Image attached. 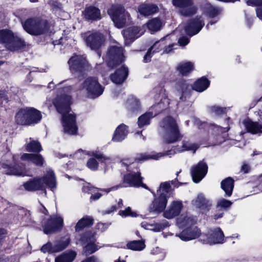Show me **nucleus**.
I'll return each mask as SVG.
<instances>
[{"instance_id":"nucleus-2","label":"nucleus","mask_w":262,"mask_h":262,"mask_svg":"<svg viewBox=\"0 0 262 262\" xmlns=\"http://www.w3.org/2000/svg\"><path fill=\"white\" fill-rule=\"evenodd\" d=\"M127 161L128 160L125 159L123 160L121 162L122 164L127 166V170L129 172L128 173L124 176L123 183L110 188L101 189V190L105 191L106 193H108L111 191L116 190L119 188L127 187H139L141 186L150 191L152 195L155 197L156 194L155 192L142 183L143 178L141 177V173L139 168L134 166V164L132 162V160L129 162V163H132V166L128 164Z\"/></svg>"},{"instance_id":"nucleus-34","label":"nucleus","mask_w":262,"mask_h":262,"mask_svg":"<svg viewBox=\"0 0 262 262\" xmlns=\"http://www.w3.org/2000/svg\"><path fill=\"white\" fill-rule=\"evenodd\" d=\"M126 107L131 113H135L140 109V101L136 97L131 96L126 101Z\"/></svg>"},{"instance_id":"nucleus-28","label":"nucleus","mask_w":262,"mask_h":262,"mask_svg":"<svg viewBox=\"0 0 262 262\" xmlns=\"http://www.w3.org/2000/svg\"><path fill=\"white\" fill-rule=\"evenodd\" d=\"M243 123L247 132L252 134H257L262 133V124L254 122L247 119L243 121Z\"/></svg>"},{"instance_id":"nucleus-45","label":"nucleus","mask_w":262,"mask_h":262,"mask_svg":"<svg viewBox=\"0 0 262 262\" xmlns=\"http://www.w3.org/2000/svg\"><path fill=\"white\" fill-rule=\"evenodd\" d=\"M76 255L74 251L64 253L57 257L55 262H72L75 259Z\"/></svg>"},{"instance_id":"nucleus-58","label":"nucleus","mask_w":262,"mask_h":262,"mask_svg":"<svg viewBox=\"0 0 262 262\" xmlns=\"http://www.w3.org/2000/svg\"><path fill=\"white\" fill-rule=\"evenodd\" d=\"M87 166L92 170L98 169V163L94 158H90L87 162Z\"/></svg>"},{"instance_id":"nucleus-5","label":"nucleus","mask_w":262,"mask_h":262,"mask_svg":"<svg viewBox=\"0 0 262 262\" xmlns=\"http://www.w3.org/2000/svg\"><path fill=\"white\" fill-rule=\"evenodd\" d=\"M174 181L162 183L157 190L159 196L155 198L149 206L150 212L160 213L163 211L166 206L168 199L170 195V189L173 185Z\"/></svg>"},{"instance_id":"nucleus-46","label":"nucleus","mask_w":262,"mask_h":262,"mask_svg":"<svg viewBox=\"0 0 262 262\" xmlns=\"http://www.w3.org/2000/svg\"><path fill=\"white\" fill-rule=\"evenodd\" d=\"M30 140L26 146V150L30 152H39L42 150L41 146L39 142L30 138Z\"/></svg>"},{"instance_id":"nucleus-23","label":"nucleus","mask_w":262,"mask_h":262,"mask_svg":"<svg viewBox=\"0 0 262 262\" xmlns=\"http://www.w3.org/2000/svg\"><path fill=\"white\" fill-rule=\"evenodd\" d=\"M128 74L127 67L122 66L116 70L114 73L110 75L112 81L116 84H121L126 80Z\"/></svg>"},{"instance_id":"nucleus-11","label":"nucleus","mask_w":262,"mask_h":262,"mask_svg":"<svg viewBox=\"0 0 262 262\" xmlns=\"http://www.w3.org/2000/svg\"><path fill=\"white\" fill-rule=\"evenodd\" d=\"M63 219L57 215H52L46 221L42 222V226L45 234L53 233L60 230L63 227Z\"/></svg>"},{"instance_id":"nucleus-4","label":"nucleus","mask_w":262,"mask_h":262,"mask_svg":"<svg viewBox=\"0 0 262 262\" xmlns=\"http://www.w3.org/2000/svg\"><path fill=\"white\" fill-rule=\"evenodd\" d=\"M23 186L25 189L29 191L44 190L46 187L53 190L56 186L54 173L52 170H49L42 178H36L28 181L25 183Z\"/></svg>"},{"instance_id":"nucleus-54","label":"nucleus","mask_w":262,"mask_h":262,"mask_svg":"<svg viewBox=\"0 0 262 262\" xmlns=\"http://www.w3.org/2000/svg\"><path fill=\"white\" fill-rule=\"evenodd\" d=\"M176 88L178 92L182 93V95L180 97V99L183 100L184 96L189 88V85L185 81H182L177 83Z\"/></svg>"},{"instance_id":"nucleus-40","label":"nucleus","mask_w":262,"mask_h":262,"mask_svg":"<svg viewBox=\"0 0 262 262\" xmlns=\"http://www.w3.org/2000/svg\"><path fill=\"white\" fill-rule=\"evenodd\" d=\"M157 97L160 98V101L157 104L154 106V107H159L161 110L166 108L169 104V100L167 98V96L165 94V90L161 89L160 93Z\"/></svg>"},{"instance_id":"nucleus-37","label":"nucleus","mask_w":262,"mask_h":262,"mask_svg":"<svg viewBox=\"0 0 262 262\" xmlns=\"http://www.w3.org/2000/svg\"><path fill=\"white\" fill-rule=\"evenodd\" d=\"M158 10V7L154 4H143L138 8V11L140 14L144 16H148L157 12Z\"/></svg>"},{"instance_id":"nucleus-20","label":"nucleus","mask_w":262,"mask_h":262,"mask_svg":"<svg viewBox=\"0 0 262 262\" xmlns=\"http://www.w3.org/2000/svg\"><path fill=\"white\" fill-rule=\"evenodd\" d=\"M192 204L199 208L203 213L208 211L212 206V202L206 199L203 194H199L196 199L192 201Z\"/></svg>"},{"instance_id":"nucleus-27","label":"nucleus","mask_w":262,"mask_h":262,"mask_svg":"<svg viewBox=\"0 0 262 262\" xmlns=\"http://www.w3.org/2000/svg\"><path fill=\"white\" fill-rule=\"evenodd\" d=\"M196 222V219L190 215L182 214L177 219V224L180 228L193 227Z\"/></svg>"},{"instance_id":"nucleus-1","label":"nucleus","mask_w":262,"mask_h":262,"mask_svg":"<svg viewBox=\"0 0 262 262\" xmlns=\"http://www.w3.org/2000/svg\"><path fill=\"white\" fill-rule=\"evenodd\" d=\"M71 90V86L63 88L60 90V95L56 97L53 103L57 111L62 114L64 132L69 135H74L76 134L78 128L76 123L75 115L71 113L70 107L72 103V98L68 94Z\"/></svg>"},{"instance_id":"nucleus-52","label":"nucleus","mask_w":262,"mask_h":262,"mask_svg":"<svg viewBox=\"0 0 262 262\" xmlns=\"http://www.w3.org/2000/svg\"><path fill=\"white\" fill-rule=\"evenodd\" d=\"M164 45L163 53H169L172 51L173 49H176L174 46H178L177 43H171L170 41V36L169 35L166 36L164 38Z\"/></svg>"},{"instance_id":"nucleus-13","label":"nucleus","mask_w":262,"mask_h":262,"mask_svg":"<svg viewBox=\"0 0 262 262\" xmlns=\"http://www.w3.org/2000/svg\"><path fill=\"white\" fill-rule=\"evenodd\" d=\"M83 37L88 46L92 50L99 49L103 44L104 38L100 33H84Z\"/></svg>"},{"instance_id":"nucleus-51","label":"nucleus","mask_w":262,"mask_h":262,"mask_svg":"<svg viewBox=\"0 0 262 262\" xmlns=\"http://www.w3.org/2000/svg\"><path fill=\"white\" fill-rule=\"evenodd\" d=\"M226 108L221 107L219 106L214 105L208 107V111L213 117H218L226 112Z\"/></svg>"},{"instance_id":"nucleus-35","label":"nucleus","mask_w":262,"mask_h":262,"mask_svg":"<svg viewBox=\"0 0 262 262\" xmlns=\"http://www.w3.org/2000/svg\"><path fill=\"white\" fill-rule=\"evenodd\" d=\"M221 187L225 192V196H230L234 188V180L230 177L225 179L221 182Z\"/></svg>"},{"instance_id":"nucleus-17","label":"nucleus","mask_w":262,"mask_h":262,"mask_svg":"<svg viewBox=\"0 0 262 262\" xmlns=\"http://www.w3.org/2000/svg\"><path fill=\"white\" fill-rule=\"evenodd\" d=\"M70 69L72 72H81L88 68V63L85 58L81 56L74 55L69 60Z\"/></svg>"},{"instance_id":"nucleus-29","label":"nucleus","mask_w":262,"mask_h":262,"mask_svg":"<svg viewBox=\"0 0 262 262\" xmlns=\"http://www.w3.org/2000/svg\"><path fill=\"white\" fill-rule=\"evenodd\" d=\"M128 133L127 126L121 124L116 129L112 140L115 142H120L124 140Z\"/></svg>"},{"instance_id":"nucleus-53","label":"nucleus","mask_w":262,"mask_h":262,"mask_svg":"<svg viewBox=\"0 0 262 262\" xmlns=\"http://www.w3.org/2000/svg\"><path fill=\"white\" fill-rule=\"evenodd\" d=\"M232 202L224 198L219 199L216 204V208L222 210H228L232 205Z\"/></svg>"},{"instance_id":"nucleus-33","label":"nucleus","mask_w":262,"mask_h":262,"mask_svg":"<svg viewBox=\"0 0 262 262\" xmlns=\"http://www.w3.org/2000/svg\"><path fill=\"white\" fill-rule=\"evenodd\" d=\"M28 107L21 108L15 116V121L18 124L29 125Z\"/></svg>"},{"instance_id":"nucleus-41","label":"nucleus","mask_w":262,"mask_h":262,"mask_svg":"<svg viewBox=\"0 0 262 262\" xmlns=\"http://www.w3.org/2000/svg\"><path fill=\"white\" fill-rule=\"evenodd\" d=\"M4 168H6L5 172L7 174H12L15 176H26L25 169L24 167H19V166H15L14 167H5L4 166Z\"/></svg>"},{"instance_id":"nucleus-62","label":"nucleus","mask_w":262,"mask_h":262,"mask_svg":"<svg viewBox=\"0 0 262 262\" xmlns=\"http://www.w3.org/2000/svg\"><path fill=\"white\" fill-rule=\"evenodd\" d=\"M53 245L51 243H48L43 245L41 248V251L43 253H54L52 251Z\"/></svg>"},{"instance_id":"nucleus-31","label":"nucleus","mask_w":262,"mask_h":262,"mask_svg":"<svg viewBox=\"0 0 262 262\" xmlns=\"http://www.w3.org/2000/svg\"><path fill=\"white\" fill-rule=\"evenodd\" d=\"M21 159L24 161L31 162L39 166H42L44 161L43 158L40 154H24Z\"/></svg>"},{"instance_id":"nucleus-55","label":"nucleus","mask_w":262,"mask_h":262,"mask_svg":"<svg viewBox=\"0 0 262 262\" xmlns=\"http://www.w3.org/2000/svg\"><path fill=\"white\" fill-rule=\"evenodd\" d=\"M220 11V10L219 8L212 5H208L206 7L205 12L210 17H214L219 14Z\"/></svg>"},{"instance_id":"nucleus-10","label":"nucleus","mask_w":262,"mask_h":262,"mask_svg":"<svg viewBox=\"0 0 262 262\" xmlns=\"http://www.w3.org/2000/svg\"><path fill=\"white\" fill-rule=\"evenodd\" d=\"M125 60L123 49L118 45L110 47L107 50L105 60L108 67L114 68Z\"/></svg>"},{"instance_id":"nucleus-44","label":"nucleus","mask_w":262,"mask_h":262,"mask_svg":"<svg viewBox=\"0 0 262 262\" xmlns=\"http://www.w3.org/2000/svg\"><path fill=\"white\" fill-rule=\"evenodd\" d=\"M162 23L161 20L158 18H153L147 24V27L149 30L154 33L160 30L162 27Z\"/></svg>"},{"instance_id":"nucleus-56","label":"nucleus","mask_w":262,"mask_h":262,"mask_svg":"<svg viewBox=\"0 0 262 262\" xmlns=\"http://www.w3.org/2000/svg\"><path fill=\"white\" fill-rule=\"evenodd\" d=\"M230 119V118L229 117L227 119V121L228 122V126L227 127H222L221 126H219V125L214 124H211L210 127L212 128V129L215 130V132H216V133L217 134L226 133V132H228L230 129L229 123V121Z\"/></svg>"},{"instance_id":"nucleus-24","label":"nucleus","mask_w":262,"mask_h":262,"mask_svg":"<svg viewBox=\"0 0 262 262\" xmlns=\"http://www.w3.org/2000/svg\"><path fill=\"white\" fill-rule=\"evenodd\" d=\"M224 242V235L220 228L211 229L208 232L207 243L210 244H222Z\"/></svg>"},{"instance_id":"nucleus-42","label":"nucleus","mask_w":262,"mask_h":262,"mask_svg":"<svg viewBox=\"0 0 262 262\" xmlns=\"http://www.w3.org/2000/svg\"><path fill=\"white\" fill-rule=\"evenodd\" d=\"M93 224V220L89 216L82 218L77 223L75 226V231H79L84 228L89 227Z\"/></svg>"},{"instance_id":"nucleus-8","label":"nucleus","mask_w":262,"mask_h":262,"mask_svg":"<svg viewBox=\"0 0 262 262\" xmlns=\"http://www.w3.org/2000/svg\"><path fill=\"white\" fill-rule=\"evenodd\" d=\"M115 26L118 28H123L126 24L129 23L130 17L129 13L125 11L121 5H115L107 11Z\"/></svg>"},{"instance_id":"nucleus-9","label":"nucleus","mask_w":262,"mask_h":262,"mask_svg":"<svg viewBox=\"0 0 262 262\" xmlns=\"http://www.w3.org/2000/svg\"><path fill=\"white\" fill-rule=\"evenodd\" d=\"M82 90H84L87 96L90 98H96L102 94L103 87L99 83L96 77H89L82 84Z\"/></svg>"},{"instance_id":"nucleus-22","label":"nucleus","mask_w":262,"mask_h":262,"mask_svg":"<svg viewBox=\"0 0 262 262\" xmlns=\"http://www.w3.org/2000/svg\"><path fill=\"white\" fill-rule=\"evenodd\" d=\"M200 234L201 231L196 226H193L186 228L176 236L182 241H188L198 237Z\"/></svg>"},{"instance_id":"nucleus-14","label":"nucleus","mask_w":262,"mask_h":262,"mask_svg":"<svg viewBox=\"0 0 262 262\" xmlns=\"http://www.w3.org/2000/svg\"><path fill=\"white\" fill-rule=\"evenodd\" d=\"M203 19L201 16H196L190 19L184 26L186 33L190 36L198 34L204 26Z\"/></svg>"},{"instance_id":"nucleus-7","label":"nucleus","mask_w":262,"mask_h":262,"mask_svg":"<svg viewBox=\"0 0 262 262\" xmlns=\"http://www.w3.org/2000/svg\"><path fill=\"white\" fill-rule=\"evenodd\" d=\"M0 43L8 50L13 52L22 49L26 46L24 40L14 36L12 31L8 29L0 30Z\"/></svg>"},{"instance_id":"nucleus-26","label":"nucleus","mask_w":262,"mask_h":262,"mask_svg":"<svg viewBox=\"0 0 262 262\" xmlns=\"http://www.w3.org/2000/svg\"><path fill=\"white\" fill-rule=\"evenodd\" d=\"M164 39L162 38L160 40L156 42L152 46H151L147 51V53L144 56L143 61L146 63L150 61V58L155 53H158L164 50Z\"/></svg>"},{"instance_id":"nucleus-6","label":"nucleus","mask_w":262,"mask_h":262,"mask_svg":"<svg viewBox=\"0 0 262 262\" xmlns=\"http://www.w3.org/2000/svg\"><path fill=\"white\" fill-rule=\"evenodd\" d=\"M23 26L27 32L35 36L48 33L51 27L46 20L39 17L30 18L27 19L23 24Z\"/></svg>"},{"instance_id":"nucleus-32","label":"nucleus","mask_w":262,"mask_h":262,"mask_svg":"<svg viewBox=\"0 0 262 262\" xmlns=\"http://www.w3.org/2000/svg\"><path fill=\"white\" fill-rule=\"evenodd\" d=\"M70 241V239L69 236H66L56 241L52 244V251L58 252L64 250L69 245Z\"/></svg>"},{"instance_id":"nucleus-36","label":"nucleus","mask_w":262,"mask_h":262,"mask_svg":"<svg viewBox=\"0 0 262 262\" xmlns=\"http://www.w3.org/2000/svg\"><path fill=\"white\" fill-rule=\"evenodd\" d=\"M158 113H153L152 111H149L139 117L138 120V125L140 128L144 127L149 124L151 118L156 116Z\"/></svg>"},{"instance_id":"nucleus-60","label":"nucleus","mask_w":262,"mask_h":262,"mask_svg":"<svg viewBox=\"0 0 262 262\" xmlns=\"http://www.w3.org/2000/svg\"><path fill=\"white\" fill-rule=\"evenodd\" d=\"M119 215L123 216L126 217L127 216H130L132 217H135L136 216V213L132 211L131 208L128 207L124 210H121L119 211Z\"/></svg>"},{"instance_id":"nucleus-49","label":"nucleus","mask_w":262,"mask_h":262,"mask_svg":"<svg viewBox=\"0 0 262 262\" xmlns=\"http://www.w3.org/2000/svg\"><path fill=\"white\" fill-rule=\"evenodd\" d=\"M198 148V145L195 143H190L189 141L183 140L180 149H178V152H182L186 150H193V152Z\"/></svg>"},{"instance_id":"nucleus-63","label":"nucleus","mask_w":262,"mask_h":262,"mask_svg":"<svg viewBox=\"0 0 262 262\" xmlns=\"http://www.w3.org/2000/svg\"><path fill=\"white\" fill-rule=\"evenodd\" d=\"M158 225H157V228L156 230L162 231L165 227L169 226L168 222L166 220H163L160 223H158Z\"/></svg>"},{"instance_id":"nucleus-21","label":"nucleus","mask_w":262,"mask_h":262,"mask_svg":"<svg viewBox=\"0 0 262 262\" xmlns=\"http://www.w3.org/2000/svg\"><path fill=\"white\" fill-rule=\"evenodd\" d=\"M200 234L201 231L196 226H193L186 228L176 236L182 241H188L198 237Z\"/></svg>"},{"instance_id":"nucleus-57","label":"nucleus","mask_w":262,"mask_h":262,"mask_svg":"<svg viewBox=\"0 0 262 262\" xmlns=\"http://www.w3.org/2000/svg\"><path fill=\"white\" fill-rule=\"evenodd\" d=\"M98 249V248L96 245L93 243H88L83 248V252L85 255L91 254Z\"/></svg>"},{"instance_id":"nucleus-3","label":"nucleus","mask_w":262,"mask_h":262,"mask_svg":"<svg viewBox=\"0 0 262 262\" xmlns=\"http://www.w3.org/2000/svg\"><path fill=\"white\" fill-rule=\"evenodd\" d=\"M159 126V133L165 143H173L182 138L178 125L172 117L167 116L164 118L160 122Z\"/></svg>"},{"instance_id":"nucleus-48","label":"nucleus","mask_w":262,"mask_h":262,"mask_svg":"<svg viewBox=\"0 0 262 262\" xmlns=\"http://www.w3.org/2000/svg\"><path fill=\"white\" fill-rule=\"evenodd\" d=\"M126 246L128 249L135 251H141L145 247L144 242L142 240L130 241Z\"/></svg>"},{"instance_id":"nucleus-47","label":"nucleus","mask_w":262,"mask_h":262,"mask_svg":"<svg viewBox=\"0 0 262 262\" xmlns=\"http://www.w3.org/2000/svg\"><path fill=\"white\" fill-rule=\"evenodd\" d=\"M86 154L94 156L101 163H104L105 164H110L112 160L110 157L104 156L102 153L99 151L87 152Z\"/></svg>"},{"instance_id":"nucleus-61","label":"nucleus","mask_w":262,"mask_h":262,"mask_svg":"<svg viewBox=\"0 0 262 262\" xmlns=\"http://www.w3.org/2000/svg\"><path fill=\"white\" fill-rule=\"evenodd\" d=\"M159 224L158 223H156L154 224H147L145 222H143L141 225L142 227H144V228L150 230L152 231H154L155 232H160V231H157L156 230V229L157 228V225H158Z\"/></svg>"},{"instance_id":"nucleus-50","label":"nucleus","mask_w":262,"mask_h":262,"mask_svg":"<svg viewBox=\"0 0 262 262\" xmlns=\"http://www.w3.org/2000/svg\"><path fill=\"white\" fill-rule=\"evenodd\" d=\"M247 4L249 6H257L256 12L257 17L262 19V0H248Z\"/></svg>"},{"instance_id":"nucleus-18","label":"nucleus","mask_w":262,"mask_h":262,"mask_svg":"<svg viewBox=\"0 0 262 262\" xmlns=\"http://www.w3.org/2000/svg\"><path fill=\"white\" fill-rule=\"evenodd\" d=\"M207 171V165L203 161L193 166L191 168V174L193 182H200L206 175Z\"/></svg>"},{"instance_id":"nucleus-19","label":"nucleus","mask_w":262,"mask_h":262,"mask_svg":"<svg viewBox=\"0 0 262 262\" xmlns=\"http://www.w3.org/2000/svg\"><path fill=\"white\" fill-rule=\"evenodd\" d=\"M182 207L183 205L181 201H174L169 204L163 212V215L167 219H173L180 213Z\"/></svg>"},{"instance_id":"nucleus-16","label":"nucleus","mask_w":262,"mask_h":262,"mask_svg":"<svg viewBox=\"0 0 262 262\" xmlns=\"http://www.w3.org/2000/svg\"><path fill=\"white\" fill-rule=\"evenodd\" d=\"M176 152L174 150L171 149L167 151L161 152H151L150 154L141 153L137 155L135 160L138 162H142L150 159L158 160L166 156L171 157V156L174 155Z\"/></svg>"},{"instance_id":"nucleus-15","label":"nucleus","mask_w":262,"mask_h":262,"mask_svg":"<svg viewBox=\"0 0 262 262\" xmlns=\"http://www.w3.org/2000/svg\"><path fill=\"white\" fill-rule=\"evenodd\" d=\"M203 19L201 16H196L190 19L184 26L186 33L190 36L198 34L204 26Z\"/></svg>"},{"instance_id":"nucleus-30","label":"nucleus","mask_w":262,"mask_h":262,"mask_svg":"<svg viewBox=\"0 0 262 262\" xmlns=\"http://www.w3.org/2000/svg\"><path fill=\"white\" fill-rule=\"evenodd\" d=\"M84 17L89 20H97L101 19L100 10L93 6H90L84 11Z\"/></svg>"},{"instance_id":"nucleus-25","label":"nucleus","mask_w":262,"mask_h":262,"mask_svg":"<svg viewBox=\"0 0 262 262\" xmlns=\"http://www.w3.org/2000/svg\"><path fill=\"white\" fill-rule=\"evenodd\" d=\"M144 31L138 27H132L123 31V35L125 39V44L133 42L140 37Z\"/></svg>"},{"instance_id":"nucleus-39","label":"nucleus","mask_w":262,"mask_h":262,"mask_svg":"<svg viewBox=\"0 0 262 262\" xmlns=\"http://www.w3.org/2000/svg\"><path fill=\"white\" fill-rule=\"evenodd\" d=\"M28 119L29 121V125L31 124L34 123H38L41 118V113L33 108V107H28Z\"/></svg>"},{"instance_id":"nucleus-43","label":"nucleus","mask_w":262,"mask_h":262,"mask_svg":"<svg viewBox=\"0 0 262 262\" xmlns=\"http://www.w3.org/2000/svg\"><path fill=\"white\" fill-rule=\"evenodd\" d=\"M193 64L191 62H183L180 63L177 70L182 75H186L193 70Z\"/></svg>"},{"instance_id":"nucleus-12","label":"nucleus","mask_w":262,"mask_h":262,"mask_svg":"<svg viewBox=\"0 0 262 262\" xmlns=\"http://www.w3.org/2000/svg\"><path fill=\"white\" fill-rule=\"evenodd\" d=\"M172 3L179 9V12L182 15L190 16L196 12L197 8L193 0H172Z\"/></svg>"},{"instance_id":"nucleus-59","label":"nucleus","mask_w":262,"mask_h":262,"mask_svg":"<svg viewBox=\"0 0 262 262\" xmlns=\"http://www.w3.org/2000/svg\"><path fill=\"white\" fill-rule=\"evenodd\" d=\"M96 189V188L93 187L90 183H86L83 186L82 191L84 193L92 194Z\"/></svg>"},{"instance_id":"nucleus-64","label":"nucleus","mask_w":262,"mask_h":262,"mask_svg":"<svg viewBox=\"0 0 262 262\" xmlns=\"http://www.w3.org/2000/svg\"><path fill=\"white\" fill-rule=\"evenodd\" d=\"M189 42V39L187 37H182L179 39V43L181 46H186Z\"/></svg>"},{"instance_id":"nucleus-38","label":"nucleus","mask_w":262,"mask_h":262,"mask_svg":"<svg viewBox=\"0 0 262 262\" xmlns=\"http://www.w3.org/2000/svg\"><path fill=\"white\" fill-rule=\"evenodd\" d=\"M209 84V81L206 78L202 77L194 83L192 89L197 92H202L208 88Z\"/></svg>"}]
</instances>
